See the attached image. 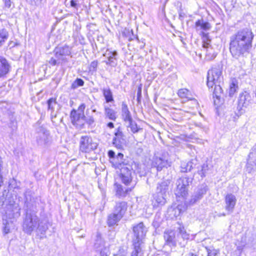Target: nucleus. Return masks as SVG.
Returning <instances> with one entry per match:
<instances>
[{
  "label": "nucleus",
  "mask_w": 256,
  "mask_h": 256,
  "mask_svg": "<svg viewBox=\"0 0 256 256\" xmlns=\"http://www.w3.org/2000/svg\"><path fill=\"white\" fill-rule=\"evenodd\" d=\"M254 34L248 28L239 30L230 38V50L232 56L236 59L246 56L252 47Z\"/></svg>",
  "instance_id": "obj_1"
},
{
  "label": "nucleus",
  "mask_w": 256,
  "mask_h": 256,
  "mask_svg": "<svg viewBox=\"0 0 256 256\" xmlns=\"http://www.w3.org/2000/svg\"><path fill=\"white\" fill-rule=\"evenodd\" d=\"M24 206L26 210L22 228L26 233L30 234L34 230H36L38 222V218L34 212V209L36 208V203L34 198L32 200L30 198V202H29L28 198L26 196Z\"/></svg>",
  "instance_id": "obj_2"
},
{
  "label": "nucleus",
  "mask_w": 256,
  "mask_h": 256,
  "mask_svg": "<svg viewBox=\"0 0 256 256\" xmlns=\"http://www.w3.org/2000/svg\"><path fill=\"white\" fill-rule=\"evenodd\" d=\"M170 184V182L168 180H164L158 184L156 192L152 194L151 200L154 208L161 207L166 203V192Z\"/></svg>",
  "instance_id": "obj_3"
},
{
  "label": "nucleus",
  "mask_w": 256,
  "mask_h": 256,
  "mask_svg": "<svg viewBox=\"0 0 256 256\" xmlns=\"http://www.w3.org/2000/svg\"><path fill=\"white\" fill-rule=\"evenodd\" d=\"M192 178L187 176H182L176 182V188L174 190V194L177 198L185 199L188 195L189 184L192 183Z\"/></svg>",
  "instance_id": "obj_4"
},
{
  "label": "nucleus",
  "mask_w": 256,
  "mask_h": 256,
  "mask_svg": "<svg viewBox=\"0 0 256 256\" xmlns=\"http://www.w3.org/2000/svg\"><path fill=\"white\" fill-rule=\"evenodd\" d=\"M133 162L130 164H124L123 166L120 168V178L123 184L126 186L136 185V180H133V176L134 174L132 168Z\"/></svg>",
  "instance_id": "obj_5"
},
{
  "label": "nucleus",
  "mask_w": 256,
  "mask_h": 256,
  "mask_svg": "<svg viewBox=\"0 0 256 256\" xmlns=\"http://www.w3.org/2000/svg\"><path fill=\"white\" fill-rule=\"evenodd\" d=\"M20 208L18 204L14 202V204H10L6 205L2 209L0 210V212L2 214V220L6 219H15L20 216Z\"/></svg>",
  "instance_id": "obj_6"
},
{
  "label": "nucleus",
  "mask_w": 256,
  "mask_h": 256,
  "mask_svg": "<svg viewBox=\"0 0 256 256\" xmlns=\"http://www.w3.org/2000/svg\"><path fill=\"white\" fill-rule=\"evenodd\" d=\"M254 96L247 92H244L240 94L237 108L238 114H242L244 112V108L251 107L254 104Z\"/></svg>",
  "instance_id": "obj_7"
},
{
  "label": "nucleus",
  "mask_w": 256,
  "mask_h": 256,
  "mask_svg": "<svg viewBox=\"0 0 256 256\" xmlns=\"http://www.w3.org/2000/svg\"><path fill=\"white\" fill-rule=\"evenodd\" d=\"M134 236L132 243L142 244L144 243V240L148 232L147 228L142 222H140L132 226Z\"/></svg>",
  "instance_id": "obj_8"
},
{
  "label": "nucleus",
  "mask_w": 256,
  "mask_h": 256,
  "mask_svg": "<svg viewBox=\"0 0 256 256\" xmlns=\"http://www.w3.org/2000/svg\"><path fill=\"white\" fill-rule=\"evenodd\" d=\"M222 80V70L219 68H214L209 70L207 75V86L212 88L214 84L220 83Z\"/></svg>",
  "instance_id": "obj_9"
},
{
  "label": "nucleus",
  "mask_w": 256,
  "mask_h": 256,
  "mask_svg": "<svg viewBox=\"0 0 256 256\" xmlns=\"http://www.w3.org/2000/svg\"><path fill=\"white\" fill-rule=\"evenodd\" d=\"M97 146L98 144L90 136H85L80 138V148L82 152H90L96 149Z\"/></svg>",
  "instance_id": "obj_10"
},
{
  "label": "nucleus",
  "mask_w": 256,
  "mask_h": 256,
  "mask_svg": "<svg viewBox=\"0 0 256 256\" xmlns=\"http://www.w3.org/2000/svg\"><path fill=\"white\" fill-rule=\"evenodd\" d=\"M114 134L112 142L113 146L118 149H123L126 141L122 128L118 127L116 129Z\"/></svg>",
  "instance_id": "obj_11"
},
{
  "label": "nucleus",
  "mask_w": 256,
  "mask_h": 256,
  "mask_svg": "<svg viewBox=\"0 0 256 256\" xmlns=\"http://www.w3.org/2000/svg\"><path fill=\"white\" fill-rule=\"evenodd\" d=\"M178 226L176 228L178 233L176 235V240L178 244L181 247H184L186 245L188 240L190 238V234L185 230L184 226L178 222Z\"/></svg>",
  "instance_id": "obj_12"
},
{
  "label": "nucleus",
  "mask_w": 256,
  "mask_h": 256,
  "mask_svg": "<svg viewBox=\"0 0 256 256\" xmlns=\"http://www.w3.org/2000/svg\"><path fill=\"white\" fill-rule=\"evenodd\" d=\"M103 56L107 59V60L104 61L106 65L112 67L117 65L118 53L116 50L107 49L103 54Z\"/></svg>",
  "instance_id": "obj_13"
},
{
  "label": "nucleus",
  "mask_w": 256,
  "mask_h": 256,
  "mask_svg": "<svg viewBox=\"0 0 256 256\" xmlns=\"http://www.w3.org/2000/svg\"><path fill=\"white\" fill-rule=\"evenodd\" d=\"M208 189L207 186L204 184L199 186L194 192V194L192 196L189 202L190 204H194L198 200L202 199L203 196L206 194Z\"/></svg>",
  "instance_id": "obj_14"
},
{
  "label": "nucleus",
  "mask_w": 256,
  "mask_h": 256,
  "mask_svg": "<svg viewBox=\"0 0 256 256\" xmlns=\"http://www.w3.org/2000/svg\"><path fill=\"white\" fill-rule=\"evenodd\" d=\"M246 171L250 173L256 170V149L252 148L248 156L246 164Z\"/></svg>",
  "instance_id": "obj_15"
},
{
  "label": "nucleus",
  "mask_w": 256,
  "mask_h": 256,
  "mask_svg": "<svg viewBox=\"0 0 256 256\" xmlns=\"http://www.w3.org/2000/svg\"><path fill=\"white\" fill-rule=\"evenodd\" d=\"M49 132L43 126H40L36 130V142L39 145L45 144L48 142Z\"/></svg>",
  "instance_id": "obj_16"
},
{
  "label": "nucleus",
  "mask_w": 256,
  "mask_h": 256,
  "mask_svg": "<svg viewBox=\"0 0 256 256\" xmlns=\"http://www.w3.org/2000/svg\"><path fill=\"white\" fill-rule=\"evenodd\" d=\"M71 122L73 125L76 126H83L84 123L85 116L82 114H80L77 111L73 109L70 114Z\"/></svg>",
  "instance_id": "obj_17"
},
{
  "label": "nucleus",
  "mask_w": 256,
  "mask_h": 256,
  "mask_svg": "<svg viewBox=\"0 0 256 256\" xmlns=\"http://www.w3.org/2000/svg\"><path fill=\"white\" fill-rule=\"evenodd\" d=\"M224 202L226 210L228 212V214H232L234 211L236 202L235 196L232 194H227L225 196Z\"/></svg>",
  "instance_id": "obj_18"
},
{
  "label": "nucleus",
  "mask_w": 256,
  "mask_h": 256,
  "mask_svg": "<svg viewBox=\"0 0 256 256\" xmlns=\"http://www.w3.org/2000/svg\"><path fill=\"white\" fill-rule=\"evenodd\" d=\"M169 166L167 159L163 156H154L152 162V166L156 168L158 171H160L162 168Z\"/></svg>",
  "instance_id": "obj_19"
},
{
  "label": "nucleus",
  "mask_w": 256,
  "mask_h": 256,
  "mask_svg": "<svg viewBox=\"0 0 256 256\" xmlns=\"http://www.w3.org/2000/svg\"><path fill=\"white\" fill-rule=\"evenodd\" d=\"M128 210L127 202L124 201H120L116 202L113 212L123 218Z\"/></svg>",
  "instance_id": "obj_20"
},
{
  "label": "nucleus",
  "mask_w": 256,
  "mask_h": 256,
  "mask_svg": "<svg viewBox=\"0 0 256 256\" xmlns=\"http://www.w3.org/2000/svg\"><path fill=\"white\" fill-rule=\"evenodd\" d=\"M94 248L100 252V256H108L110 254L109 248L104 246V242L100 239L96 240Z\"/></svg>",
  "instance_id": "obj_21"
},
{
  "label": "nucleus",
  "mask_w": 256,
  "mask_h": 256,
  "mask_svg": "<svg viewBox=\"0 0 256 256\" xmlns=\"http://www.w3.org/2000/svg\"><path fill=\"white\" fill-rule=\"evenodd\" d=\"M164 238L167 244L172 246H176V236H175V233L173 230H166L164 234Z\"/></svg>",
  "instance_id": "obj_22"
},
{
  "label": "nucleus",
  "mask_w": 256,
  "mask_h": 256,
  "mask_svg": "<svg viewBox=\"0 0 256 256\" xmlns=\"http://www.w3.org/2000/svg\"><path fill=\"white\" fill-rule=\"evenodd\" d=\"M214 88L211 89V91L213 92V98L214 99V104L216 105H220V96L222 94V88L220 86V83L214 84Z\"/></svg>",
  "instance_id": "obj_23"
},
{
  "label": "nucleus",
  "mask_w": 256,
  "mask_h": 256,
  "mask_svg": "<svg viewBox=\"0 0 256 256\" xmlns=\"http://www.w3.org/2000/svg\"><path fill=\"white\" fill-rule=\"evenodd\" d=\"M202 35L204 38L202 47L204 48H206V56L207 59L208 60H212L216 56V55L214 54H212V56H210V51L212 50V48H210V49H209L208 47V46L210 45V40L208 38V34L202 32Z\"/></svg>",
  "instance_id": "obj_24"
},
{
  "label": "nucleus",
  "mask_w": 256,
  "mask_h": 256,
  "mask_svg": "<svg viewBox=\"0 0 256 256\" xmlns=\"http://www.w3.org/2000/svg\"><path fill=\"white\" fill-rule=\"evenodd\" d=\"M122 116L125 122H131L132 120L128 105L124 102H122Z\"/></svg>",
  "instance_id": "obj_25"
},
{
  "label": "nucleus",
  "mask_w": 256,
  "mask_h": 256,
  "mask_svg": "<svg viewBox=\"0 0 256 256\" xmlns=\"http://www.w3.org/2000/svg\"><path fill=\"white\" fill-rule=\"evenodd\" d=\"M71 48L67 45L58 48L56 50V57L70 56L71 54Z\"/></svg>",
  "instance_id": "obj_26"
},
{
  "label": "nucleus",
  "mask_w": 256,
  "mask_h": 256,
  "mask_svg": "<svg viewBox=\"0 0 256 256\" xmlns=\"http://www.w3.org/2000/svg\"><path fill=\"white\" fill-rule=\"evenodd\" d=\"M122 218L114 212L108 216L107 224L109 226L118 225V223Z\"/></svg>",
  "instance_id": "obj_27"
},
{
  "label": "nucleus",
  "mask_w": 256,
  "mask_h": 256,
  "mask_svg": "<svg viewBox=\"0 0 256 256\" xmlns=\"http://www.w3.org/2000/svg\"><path fill=\"white\" fill-rule=\"evenodd\" d=\"M9 68L10 65L8 64L6 60L0 56V78L8 73Z\"/></svg>",
  "instance_id": "obj_28"
},
{
  "label": "nucleus",
  "mask_w": 256,
  "mask_h": 256,
  "mask_svg": "<svg viewBox=\"0 0 256 256\" xmlns=\"http://www.w3.org/2000/svg\"><path fill=\"white\" fill-rule=\"evenodd\" d=\"M36 229L38 230V232H40L42 234L44 235L48 229V222L46 220H38V224L37 227ZM44 236H40V238L42 239L44 238Z\"/></svg>",
  "instance_id": "obj_29"
},
{
  "label": "nucleus",
  "mask_w": 256,
  "mask_h": 256,
  "mask_svg": "<svg viewBox=\"0 0 256 256\" xmlns=\"http://www.w3.org/2000/svg\"><path fill=\"white\" fill-rule=\"evenodd\" d=\"M48 110L51 112V117H56V114L54 113L55 106L57 105L56 98H51L47 100Z\"/></svg>",
  "instance_id": "obj_30"
},
{
  "label": "nucleus",
  "mask_w": 256,
  "mask_h": 256,
  "mask_svg": "<svg viewBox=\"0 0 256 256\" xmlns=\"http://www.w3.org/2000/svg\"><path fill=\"white\" fill-rule=\"evenodd\" d=\"M195 164L193 162V160L189 161L188 162H183L180 164V172H190L193 168V166Z\"/></svg>",
  "instance_id": "obj_31"
},
{
  "label": "nucleus",
  "mask_w": 256,
  "mask_h": 256,
  "mask_svg": "<svg viewBox=\"0 0 256 256\" xmlns=\"http://www.w3.org/2000/svg\"><path fill=\"white\" fill-rule=\"evenodd\" d=\"M102 90L106 102L108 103L114 101L112 92L110 88H103Z\"/></svg>",
  "instance_id": "obj_32"
},
{
  "label": "nucleus",
  "mask_w": 256,
  "mask_h": 256,
  "mask_svg": "<svg viewBox=\"0 0 256 256\" xmlns=\"http://www.w3.org/2000/svg\"><path fill=\"white\" fill-rule=\"evenodd\" d=\"M196 27L198 29V27H200V29L204 30H210L211 28L210 24L207 22H204L203 20H198L196 22Z\"/></svg>",
  "instance_id": "obj_33"
},
{
  "label": "nucleus",
  "mask_w": 256,
  "mask_h": 256,
  "mask_svg": "<svg viewBox=\"0 0 256 256\" xmlns=\"http://www.w3.org/2000/svg\"><path fill=\"white\" fill-rule=\"evenodd\" d=\"M104 114L109 119L115 120L116 118V112L112 110L107 106H104Z\"/></svg>",
  "instance_id": "obj_34"
},
{
  "label": "nucleus",
  "mask_w": 256,
  "mask_h": 256,
  "mask_svg": "<svg viewBox=\"0 0 256 256\" xmlns=\"http://www.w3.org/2000/svg\"><path fill=\"white\" fill-rule=\"evenodd\" d=\"M8 37L9 34L6 29L2 28L0 30V46L4 44L5 42L8 40Z\"/></svg>",
  "instance_id": "obj_35"
},
{
  "label": "nucleus",
  "mask_w": 256,
  "mask_h": 256,
  "mask_svg": "<svg viewBox=\"0 0 256 256\" xmlns=\"http://www.w3.org/2000/svg\"><path fill=\"white\" fill-rule=\"evenodd\" d=\"M142 245L138 244L132 243L134 250L130 256H142Z\"/></svg>",
  "instance_id": "obj_36"
},
{
  "label": "nucleus",
  "mask_w": 256,
  "mask_h": 256,
  "mask_svg": "<svg viewBox=\"0 0 256 256\" xmlns=\"http://www.w3.org/2000/svg\"><path fill=\"white\" fill-rule=\"evenodd\" d=\"M3 224L4 225V232L5 234L9 233L10 232V230L14 228L13 220H8L4 218V220H3Z\"/></svg>",
  "instance_id": "obj_37"
},
{
  "label": "nucleus",
  "mask_w": 256,
  "mask_h": 256,
  "mask_svg": "<svg viewBox=\"0 0 256 256\" xmlns=\"http://www.w3.org/2000/svg\"><path fill=\"white\" fill-rule=\"evenodd\" d=\"M129 124L128 127L130 128V131L133 134L138 132H142L143 129L140 127H138L136 123L132 120L131 122H128Z\"/></svg>",
  "instance_id": "obj_38"
},
{
  "label": "nucleus",
  "mask_w": 256,
  "mask_h": 256,
  "mask_svg": "<svg viewBox=\"0 0 256 256\" xmlns=\"http://www.w3.org/2000/svg\"><path fill=\"white\" fill-rule=\"evenodd\" d=\"M116 195L118 197H124L126 196L128 192L127 188H124L120 184H116Z\"/></svg>",
  "instance_id": "obj_39"
},
{
  "label": "nucleus",
  "mask_w": 256,
  "mask_h": 256,
  "mask_svg": "<svg viewBox=\"0 0 256 256\" xmlns=\"http://www.w3.org/2000/svg\"><path fill=\"white\" fill-rule=\"evenodd\" d=\"M185 210L184 206L182 205L178 204L176 208H171L169 210L172 211V214H174V216L177 217L183 212Z\"/></svg>",
  "instance_id": "obj_40"
},
{
  "label": "nucleus",
  "mask_w": 256,
  "mask_h": 256,
  "mask_svg": "<svg viewBox=\"0 0 256 256\" xmlns=\"http://www.w3.org/2000/svg\"><path fill=\"white\" fill-rule=\"evenodd\" d=\"M178 96L181 98H189L190 92L186 88H182L178 90Z\"/></svg>",
  "instance_id": "obj_41"
},
{
  "label": "nucleus",
  "mask_w": 256,
  "mask_h": 256,
  "mask_svg": "<svg viewBox=\"0 0 256 256\" xmlns=\"http://www.w3.org/2000/svg\"><path fill=\"white\" fill-rule=\"evenodd\" d=\"M207 256H219L218 252L217 250L213 249L210 250L206 248ZM188 256H196V254L192 252H190Z\"/></svg>",
  "instance_id": "obj_42"
},
{
  "label": "nucleus",
  "mask_w": 256,
  "mask_h": 256,
  "mask_svg": "<svg viewBox=\"0 0 256 256\" xmlns=\"http://www.w3.org/2000/svg\"><path fill=\"white\" fill-rule=\"evenodd\" d=\"M124 154L122 153L119 152L116 156L115 160L116 159L118 161L116 162V164L120 165V168H121L123 166L124 164H127L123 160Z\"/></svg>",
  "instance_id": "obj_43"
},
{
  "label": "nucleus",
  "mask_w": 256,
  "mask_h": 256,
  "mask_svg": "<svg viewBox=\"0 0 256 256\" xmlns=\"http://www.w3.org/2000/svg\"><path fill=\"white\" fill-rule=\"evenodd\" d=\"M238 88V86L234 82H232V84H230L228 91L229 96H232L234 93L236 92Z\"/></svg>",
  "instance_id": "obj_44"
},
{
  "label": "nucleus",
  "mask_w": 256,
  "mask_h": 256,
  "mask_svg": "<svg viewBox=\"0 0 256 256\" xmlns=\"http://www.w3.org/2000/svg\"><path fill=\"white\" fill-rule=\"evenodd\" d=\"M84 84V81L79 78H77L72 84V88H75L78 86H83Z\"/></svg>",
  "instance_id": "obj_45"
},
{
  "label": "nucleus",
  "mask_w": 256,
  "mask_h": 256,
  "mask_svg": "<svg viewBox=\"0 0 256 256\" xmlns=\"http://www.w3.org/2000/svg\"><path fill=\"white\" fill-rule=\"evenodd\" d=\"M208 170V165L207 164H204L202 166V170L198 171V174L201 176L202 177L205 176V174Z\"/></svg>",
  "instance_id": "obj_46"
},
{
  "label": "nucleus",
  "mask_w": 256,
  "mask_h": 256,
  "mask_svg": "<svg viewBox=\"0 0 256 256\" xmlns=\"http://www.w3.org/2000/svg\"><path fill=\"white\" fill-rule=\"evenodd\" d=\"M84 122H86L89 125H91V124H93L94 122V118L93 116H85V118H84Z\"/></svg>",
  "instance_id": "obj_47"
},
{
  "label": "nucleus",
  "mask_w": 256,
  "mask_h": 256,
  "mask_svg": "<svg viewBox=\"0 0 256 256\" xmlns=\"http://www.w3.org/2000/svg\"><path fill=\"white\" fill-rule=\"evenodd\" d=\"M58 58V64H60L61 65L64 64L68 62V59L64 57V56H60L59 58Z\"/></svg>",
  "instance_id": "obj_48"
},
{
  "label": "nucleus",
  "mask_w": 256,
  "mask_h": 256,
  "mask_svg": "<svg viewBox=\"0 0 256 256\" xmlns=\"http://www.w3.org/2000/svg\"><path fill=\"white\" fill-rule=\"evenodd\" d=\"M98 64V62L97 60L92 61L90 66V70L96 71V67Z\"/></svg>",
  "instance_id": "obj_49"
},
{
  "label": "nucleus",
  "mask_w": 256,
  "mask_h": 256,
  "mask_svg": "<svg viewBox=\"0 0 256 256\" xmlns=\"http://www.w3.org/2000/svg\"><path fill=\"white\" fill-rule=\"evenodd\" d=\"M86 108V105L84 104H81L78 108V110L77 111L80 114H84V110Z\"/></svg>",
  "instance_id": "obj_50"
},
{
  "label": "nucleus",
  "mask_w": 256,
  "mask_h": 256,
  "mask_svg": "<svg viewBox=\"0 0 256 256\" xmlns=\"http://www.w3.org/2000/svg\"><path fill=\"white\" fill-rule=\"evenodd\" d=\"M108 154L110 158L113 159L114 160H115L116 158V154L114 151L112 150H108Z\"/></svg>",
  "instance_id": "obj_51"
},
{
  "label": "nucleus",
  "mask_w": 256,
  "mask_h": 256,
  "mask_svg": "<svg viewBox=\"0 0 256 256\" xmlns=\"http://www.w3.org/2000/svg\"><path fill=\"white\" fill-rule=\"evenodd\" d=\"M4 4V8H10L12 6V2L10 0H3Z\"/></svg>",
  "instance_id": "obj_52"
},
{
  "label": "nucleus",
  "mask_w": 256,
  "mask_h": 256,
  "mask_svg": "<svg viewBox=\"0 0 256 256\" xmlns=\"http://www.w3.org/2000/svg\"><path fill=\"white\" fill-rule=\"evenodd\" d=\"M49 64H51L52 66H56V64H58V59L56 60L55 58H52L50 60H49Z\"/></svg>",
  "instance_id": "obj_53"
},
{
  "label": "nucleus",
  "mask_w": 256,
  "mask_h": 256,
  "mask_svg": "<svg viewBox=\"0 0 256 256\" xmlns=\"http://www.w3.org/2000/svg\"><path fill=\"white\" fill-rule=\"evenodd\" d=\"M32 4L38 5L41 3L42 0H26Z\"/></svg>",
  "instance_id": "obj_54"
},
{
  "label": "nucleus",
  "mask_w": 256,
  "mask_h": 256,
  "mask_svg": "<svg viewBox=\"0 0 256 256\" xmlns=\"http://www.w3.org/2000/svg\"><path fill=\"white\" fill-rule=\"evenodd\" d=\"M142 96V88L139 86L137 92V100L138 102L140 101V98Z\"/></svg>",
  "instance_id": "obj_55"
},
{
  "label": "nucleus",
  "mask_w": 256,
  "mask_h": 256,
  "mask_svg": "<svg viewBox=\"0 0 256 256\" xmlns=\"http://www.w3.org/2000/svg\"><path fill=\"white\" fill-rule=\"evenodd\" d=\"M70 6L72 7L78 8L77 0H71L70 2Z\"/></svg>",
  "instance_id": "obj_56"
},
{
  "label": "nucleus",
  "mask_w": 256,
  "mask_h": 256,
  "mask_svg": "<svg viewBox=\"0 0 256 256\" xmlns=\"http://www.w3.org/2000/svg\"><path fill=\"white\" fill-rule=\"evenodd\" d=\"M126 252L124 250H120L119 252L117 254H114V256H126Z\"/></svg>",
  "instance_id": "obj_57"
},
{
  "label": "nucleus",
  "mask_w": 256,
  "mask_h": 256,
  "mask_svg": "<svg viewBox=\"0 0 256 256\" xmlns=\"http://www.w3.org/2000/svg\"><path fill=\"white\" fill-rule=\"evenodd\" d=\"M107 126H108V127L110 128H114V124L113 122H109L107 124Z\"/></svg>",
  "instance_id": "obj_58"
},
{
  "label": "nucleus",
  "mask_w": 256,
  "mask_h": 256,
  "mask_svg": "<svg viewBox=\"0 0 256 256\" xmlns=\"http://www.w3.org/2000/svg\"><path fill=\"white\" fill-rule=\"evenodd\" d=\"M226 216V214L225 213L223 212V213L217 214L215 216L220 217V216Z\"/></svg>",
  "instance_id": "obj_59"
},
{
  "label": "nucleus",
  "mask_w": 256,
  "mask_h": 256,
  "mask_svg": "<svg viewBox=\"0 0 256 256\" xmlns=\"http://www.w3.org/2000/svg\"><path fill=\"white\" fill-rule=\"evenodd\" d=\"M92 112H96V109H92Z\"/></svg>",
  "instance_id": "obj_60"
}]
</instances>
